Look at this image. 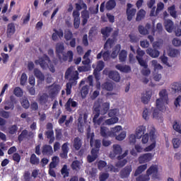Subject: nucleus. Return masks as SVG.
Instances as JSON below:
<instances>
[{"label": "nucleus", "instance_id": "nucleus-18", "mask_svg": "<svg viewBox=\"0 0 181 181\" xmlns=\"http://www.w3.org/2000/svg\"><path fill=\"white\" fill-rule=\"evenodd\" d=\"M108 70L105 69L103 71V74H108V76L113 80V81L118 82L121 80V76H119V74L117 71H111L110 73H107Z\"/></svg>", "mask_w": 181, "mask_h": 181}, {"label": "nucleus", "instance_id": "nucleus-25", "mask_svg": "<svg viewBox=\"0 0 181 181\" xmlns=\"http://www.w3.org/2000/svg\"><path fill=\"white\" fill-rule=\"evenodd\" d=\"M78 105V104L77 103V102L73 100V99H69L65 105L66 110V111L71 112V111H72L71 107H72V108H76V107H77Z\"/></svg>", "mask_w": 181, "mask_h": 181}, {"label": "nucleus", "instance_id": "nucleus-16", "mask_svg": "<svg viewBox=\"0 0 181 181\" xmlns=\"http://www.w3.org/2000/svg\"><path fill=\"white\" fill-rule=\"evenodd\" d=\"M122 153V147L119 144H114L112 146V151L110 153V158L114 159L117 155Z\"/></svg>", "mask_w": 181, "mask_h": 181}, {"label": "nucleus", "instance_id": "nucleus-4", "mask_svg": "<svg viewBox=\"0 0 181 181\" xmlns=\"http://www.w3.org/2000/svg\"><path fill=\"white\" fill-rule=\"evenodd\" d=\"M61 87L59 85H52L51 86H48L47 91L49 94L43 93L42 95H40L39 97V102L40 104H46L49 101V98L53 100L57 94H59V91H60Z\"/></svg>", "mask_w": 181, "mask_h": 181}, {"label": "nucleus", "instance_id": "nucleus-35", "mask_svg": "<svg viewBox=\"0 0 181 181\" xmlns=\"http://www.w3.org/2000/svg\"><path fill=\"white\" fill-rule=\"evenodd\" d=\"M158 173V167L156 165H151L147 170L146 173L150 177L151 175H156Z\"/></svg>", "mask_w": 181, "mask_h": 181}, {"label": "nucleus", "instance_id": "nucleus-41", "mask_svg": "<svg viewBox=\"0 0 181 181\" xmlns=\"http://www.w3.org/2000/svg\"><path fill=\"white\" fill-rule=\"evenodd\" d=\"M34 75L38 80H41V81H43L45 80V75L39 70L38 69H34Z\"/></svg>", "mask_w": 181, "mask_h": 181}, {"label": "nucleus", "instance_id": "nucleus-17", "mask_svg": "<svg viewBox=\"0 0 181 181\" xmlns=\"http://www.w3.org/2000/svg\"><path fill=\"white\" fill-rule=\"evenodd\" d=\"M72 17L74 19V28L75 29H78L80 28V11H74L72 13Z\"/></svg>", "mask_w": 181, "mask_h": 181}, {"label": "nucleus", "instance_id": "nucleus-34", "mask_svg": "<svg viewBox=\"0 0 181 181\" xmlns=\"http://www.w3.org/2000/svg\"><path fill=\"white\" fill-rule=\"evenodd\" d=\"M62 153H61V158H67V153H69V143H64L62 146Z\"/></svg>", "mask_w": 181, "mask_h": 181}, {"label": "nucleus", "instance_id": "nucleus-54", "mask_svg": "<svg viewBox=\"0 0 181 181\" xmlns=\"http://www.w3.org/2000/svg\"><path fill=\"white\" fill-rule=\"evenodd\" d=\"M180 144H181L180 139L175 138L173 139V145L175 149H177V148H180Z\"/></svg>", "mask_w": 181, "mask_h": 181}, {"label": "nucleus", "instance_id": "nucleus-48", "mask_svg": "<svg viewBox=\"0 0 181 181\" xmlns=\"http://www.w3.org/2000/svg\"><path fill=\"white\" fill-rule=\"evenodd\" d=\"M111 28L106 27L102 29L101 33L103 35L104 37H108L110 36V33H111Z\"/></svg>", "mask_w": 181, "mask_h": 181}, {"label": "nucleus", "instance_id": "nucleus-22", "mask_svg": "<svg viewBox=\"0 0 181 181\" xmlns=\"http://www.w3.org/2000/svg\"><path fill=\"white\" fill-rule=\"evenodd\" d=\"M146 53H147L148 56H150V57H152L153 59H156L157 57H159V55L160 54V52L155 48H148L146 50Z\"/></svg>", "mask_w": 181, "mask_h": 181}, {"label": "nucleus", "instance_id": "nucleus-27", "mask_svg": "<svg viewBox=\"0 0 181 181\" xmlns=\"http://www.w3.org/2000/svg\"><path fill=\"white\" fill-rule=\"evenodd\" d=\"M59 39H62V37H63V30H57L56 29H54V33H52V40L56 42L59 40Z\"/></svg>", "mask_w": 181, "mask_h": 181}, {"label": "nucleus", "instance_id": "nucleus-63", "mask_svg": "<svg viewBox=\"0 0 181 181\" xmlns=\"http://www.w3.org/2000/svg\"><path fill=\"white\" fill-rule=\"evenodd\" d=\"M181 95H178L174 100V105L177 108H180Z\"/></svg>", "mask_w": 181, "mask_h": 181}, {"label": "nucleus", "instance_id": "nucleus-12", "mask_svg": "<svg viewBox=\"0 0 181 181\" xmlns=\"http://www.w3.org/2000/svg\"><path fill=\"white\" fill-rule=\"evenodd\" d=\"M92 67L93 69H95L93 71V76H95V79L98 81V80H100V71L104 69V62L99 61L97 62L96 66L95 64H93Z\"/></svg>", "mask_w": 181, "mask_h": 181}, {"label": "nucleus", "instance_id": "nucleus-24", "mask_svg": "<svg viewBox=\"0 0 181 181\" xmlns=\"http://www.w3.org/2000/svg\"><path fill=\"white\" fill-rule=\"evenodd\" d=\"M151 97H152V91H146L141 96L142 103H144V104H148L151 100Z\"/></svg>", "mask_w": 181, "mask_h": 181}, {"label": "nucleus", "instance_id": "nucleus-2", "mask_svg": "<svg viewBox=\"0 0 181 181\" xmlns=\"http://www.w3.org/2000/svg\"><path fill=\"white\" fill-rule=\"evenodd\" d=\"M148 133H146L144 136H141L142 144H150L144 148V152H151L153 151L156 147V134H155L156 130L155 127L153 126L148 127Z\"/></svg>", "mask_w": 181, "mask_h": 181}, {"label": "nucleus", "instance_id": "nucleus-32", "mask_svg": "<svg viewBox=\"0 0 181 181\" xmlns=\"http://www.w3.org/2000/svg\"><path fill=\"white\" fill-rule=\"evenodd\" d=\"M146 169H148V164H143L139 165L134 173V176H138L145 172Z\"/></svg>", "mask_w": 181, "mask_h": 181}, {"label": "nucleus", "instance_id": "nucleus-42", "mask_svg": "<svg viewBox=\"0 0 181 181\" xmlns=\"http://www.w3.org/2000/svg\"><path fill=\"white\" fill-rule=\"evenodd\" d=\"M73 146L76 151L81 148V140L80 138L76 137L74 139Z\"/></svg>", "mask_w": 181, "mask_h": 181}, {"label": "nucleus", "instance_id": "nucleus-19", "mask_svg": "<svg viewBox=\"0 0 181 181\" xmlns=\"http://www.w3.org/2000/svg\"><path fill=\"white\" fill-rule=\"evenodd\" d=\"M135 13H136V9L132 8V4H128L127 8V20L132 21V18L135 16Z\"/></svg>", "mask_w": 181, "mask_h": 181}, {"label": "nucleus", "instance_id": "nucleus-59", "mask_svg": "<svg viewBox=\"0 0 181 181\" xmlns=\"http://www.w3.org/2000/svg\"><path fill=\"white\" fill-rule=\"evenodd\" d=\"M142 117L144 119H149V117H151L149 109L146 108L144 110Z\"/></svg>", "mask_w": 181, "mask_h": 181}, {"label": "nucleus", "instance_id": "nucleus-50", "mask_svg": "<svg viewBox=\"0 0 181 181\" xmlns=\"http://www.w3.org/2000/svg\"><path fill=\"white\" fill-rule=\"evenodd\" d=\"M40 160L36 156L35 154H32L30 156V163L32 165H39Z\"/></svg>", "mask_w": 181, "mask_h": 181}, {"label": "nucleus", "instance_id": "nucleus-10", "mask_svg": "<svg viewBox=\"0 0 181 181\" xmlns=\"http://www.w3.org/2000/svg\"><path fill=\"white\" fill-rule=\"evenodd\" d=\"M98 168L99 170H105V172H115L117 173L119 171L118 168H115L112 165H107V163L104 160H99L98 162Z\"/></svg>", "mask_w": 181, "mask_h": 181}, {"label": "nucleus", "instance_id": "nucleus-9", "mask_svg": "<svg viewBox=\"0 0 181 181\" xmlns=\"http://www.w3.org/2000/svg\"><path fill=\"white\" fill-rule=\"evenodd\" d=\"M55 53L61 62H66L67 60V57L64 56V43H57Z\"/></svg>", "mask_w": 181, "mask_h": 181}, {"label": "nucleus", "instance_id": "nucleus-46", "mask_svg": "<svg viewBox=\"0 0 181 181\" xmlns=\"http://www.w3.org/2000/svg\"><path fill=\"white\" fill-rule=\"evenodd\" d=\"M103 90H107V91H112L114 90V85L112 83L106 82L103 85Z\"/></svg>", "mask_w": 181, "mask_h": 181}, {"label": "nucleus", "instance_id": "nucleus-13", "mask_svg": "<svg viewBox=\"0 0 181 181\" xmlns=\"http://www.w3.org/2000/svg\"><path fill=\"white\" fill-rule=\"evenodd\" d=\"M136 59L138 60L140 66H141L143 69L141 70V74L143 76H149L151 74V69L148 68V64L144 59L139 58V57H136Z\"/></svg>", "mask_w": 181, "mask_h": 181}, {"label": "nucleus", "instance_id": "nucleus-1", "mask_svg": "<svg viewBox=\"0 0 181 181\" xmlns=\"http://www.w3.org/2000/svg\"><path fill=\"white\" fill-rule=\"evenodd\" d=\"M110 110V103L105 102L103 103V99L96 100L93 105L94 117L93 121L95 125H105V117L102 116L99 119L100 115H105Z\"/></svg>", "mask_w": 181, "mask_h": 181}, {"label": "nucleus", "instance_id": "nucleus-31", "mask_svg": "<svg viewBox=\"0 0 181 181\" xmlns=\"http://www.w3.org/2000/svg\"><path fill=\"white\" fill-rule=\"evenodd\" d=\"M164 26L168 33H172L173 30V21L170 20H165L164 22Z\"/></svg>", "mask_w": 181, "mask_h": 181}, {"label": "nucleus", "instance_id": "nucleus-52", "mask_svg": "<svg viewBox=\"0 0 181 181\" xmlns=\"http://www.w3.org/2000/svg\"><path fill=\"white\" fill-rule=\"evenodd\" d=\"M125 138H127V132L122 131L119 134L116 136L115 139H117V141H124Z\"/></svg>", "mask_w": 181, "mask_h": 181}, {"label": "nucleus", "instance_id": "nucleus-47", "mask_svg": "<svg viewBox=\"0 0 181 181\" xmlns=\"http://www.w3.org/2000/svg\"><path fill=\"white\" fill-rule=\"evenodd\" d=\"M127 53L126 50H122L119 54V62H125L127 60Z\"/></svg>", "mask_w": 181, "mask_h": 181}, {"label": "nucleus", "instance_id": "nucleus-11", "mask_svg": "<svg viewBox=\"0 0 181 181\" xmlns=\"http://www.w3.org/2000/svg\"><path fill=\"white\" fill-rule=\"evenodd\" d=\"M65 78H68L69 80H78V72L76 70V68L74 66L70 67L67 69L65 73Z\"/></svg>", "mask_w": 181, "mask_h": 181}, {"label": "nucleus", "instance_id": "nucleus-21", "mask_svg": "<svg viewBox=\"0 0 181 181\" xmlns=\"http://www.w3.org/2000/svg\"><path fill=\"white\" fill-rule=\"evenodd\" d=\"M170 88L174 94H176V93H181V82L172 83L170 86Z\"/></svg>", "mask_w": 181, "mask_h": 181}, {"label": "nucleus", "instance_id": "nucleus-56", "mask_svg": "<svg viewBox=\"0 0 181 181\" xmlns=\"http://www.w3.org/2000/svg\"><path fill=\"white\" fill-rule=\"evenodd\" d=\"M173 128L176 131V132L181 134V124L179 122H175Z\"/></svg>", "mask_w": 181, "mask_h": 181}, {"label": "nucleus", "instance_id": "nucleus-5", "mask_svg": "<svg viewBox=\"0 0 181 181\" xmlns=\"http://www.w3.org/2000/svg\"><path fill=\"white\" fill-rule=\"evenodd\" d=\"M159 98L156 101V107L160 111H166V105L169 104V94L168 93V90L166 89H162L160 90Z\"/></svg>", "mask_w": 181, "mask_h": 181}, {"label": "nucleus", "instance_id": "nucleus-53", "mask_svg": "<svg viewBox=\"0 0 181 181\" xmlns=\"http://www.w3.org/2000/svg\"><path fill=\"white\" fill-rule=\"evenodd\" d=\"M87 94H88V86H85L81 90V95L82 98H86V97H87Z\"/></svg>", "mask_w": 181, "mask_h": 181}, {"label": "nucleus", "instance_id": "nucleus-49", "mask_svg": "<svg viewBox=\"0 0 181 181\" xmlns=\"http://www.w3.org/2000/svg\"><path fill=\"white\" fill-rule=\"evenodd\" d=\"M108 115L110 117H117L119 115V110L118 109L110 110L108 112Z\"/></svg>", "mask_w": 181, "mask_h": 181}, {"label": "nucleus", "instance_id": "nucleus-29", "mask_svg": "<svg viewBox=\"0 0 181 181\" xmlns=\"http://www.w3.org/2000/svg\"><path fill=\"white\" fill-rule=\"evenodd\" d=\"M100 135L101 136H103V138H111V130L110 131V129L107 127H101Z\"/></svg>", "mask_w": 181, "mask_h": 181}, {"label": "nucleus", "instance_id": "nucleus-6", "mask_svg": "<svg viewBox=\"0 0 181 181\" xmlns=\"http://www.w3.org/2000/svg\"><path fill=\"white\" fill-rule=\"evenodd\" d=\"M35 64H40V67L43 69V70H46L49 69V70L52 73H54L56 69H54V65L50 61V59L47 55H44L42 57H40L38 59L35 61Z\"/></svg>", "mask_w": 181, "mask_h": 181}, {"label": "nucleus", "instance_id": "nucleus-51", "mask_svg": "<svg viewBox=\"0 0 181 181\" xmlns=\"http://www.w3.org/2000/svg\"><path fill=\"white\" fill-rule=\"evenodd\" d=\"M86 173H87V175H89V176H90L91 177H94V176L97 175V168H88L86 170Z\"/></svg>", "mask_w": 181, "mask_h": 181}, {"label": "nucleus", "instance_id": "nucleus-15", "mask_svg": "<svg viewBox=\"0 0 181 181\" xmlns=\"http://www.w3.org/2000/svg\"><path fill=\"white\" fill-rule=\"evenodd\" d=\"M153 159V154L151 153H146L144 154H141L139 158V163H148V162H151Z\"/></svg>", "mask_w": 181, "mask_h": 181}, {"label": "nucleus", "instance_id": "nucleus-58", "mask_svg": "<svg viewBox=\"0 0 181 181\" xmlns=\"http://www.w3.org/2000/svg\"><path fill=\"white\" fill-rule=\"evenodd\" d=\"M129 42H131V43H136V42H139V39L134 33L129 34Z\"/></svg>", "mask_w": 181, "mask_h": 181}, {"label": "nucleus", "instance_id": "nucleus-37", "mask_svg": "<svg viewBox=\"0 0 181 181\" xmlns=\"http://www.w3.org/2000/svg\"><path fill=\"white\" fill-rule=\"evenodd\" d=\"M15 33V24L10 23L7 26V36L8 37H11L12 35Z\"/></svg>", "mask_w": 181, "mask_h": 181}, {"label": "nucleus", "instance_id": "nucleus-23", "mask_svg": "<svg viewBox=\"0 0 181 181\" xmlns=\"http://www.w3.org/2000/svg\"><path fill=\"white\" fill-rule=\"evenodd\" d=\"M150 64L152 69H153L154 73H158V71L163 69V66H162V65H160V64H159L156 59H153L150 62Z\"/></svg>", "mask_w": 181, "mask_h": 181}, {"label": "nucleus", "instance_id": "nucleus-33", "mask_svg": "<svg viewBox=\"0 0 181 181\" xmlns=\"http://www.w3.org/2000/svg\"><path fill=\"white\" fill-rule=\"evenodd\" d=\"M42 153L44 155H52L53 154V148L49 145H45L42 147Z\"/></svg>", "mask_w": 181, "mask_h": 181}, {"label": "nucleus", "instance_id": "nucleus-38", "mask_svg": "<svg viewBox=\"0 0 181 181\" xmlns=\"http://www.w3.org/2000/svg\"><path fill=\"white\" fill-rule=\"evenodd\" d=\"M116 69L122 73H129L131 68L129 66H122L121 64L116 65Z\"/></svg>", "mask_w": 181, "mask_h": 181}, {"label": "nucleus", "instance_id": "nucleus-20", "mask_svg": "<svg viewBox=\"0 0 181 181\" xmlns=\"http://www.w3.org/2000/svg\"><path fill=\"white\" fill-rule=\"evenodd\" d=\"M146 132V127L145 126H139L136 129V136L137 139H141V137L145 135Z\"/></svg>", "mask_w": 181, "mask_h": 181}, {"label": "nucleus", "instance_id": "nucleus-30", "mask_svg": "<svg viewBox=\"0 0 181 181\" xmlns=\"http://www.w3.org/2000/svg\"><path fill=\"white\" fill-rule=\"evenodd\" d=\"M122 129V127L117 125L115 127L112 128L110 130V138H114V136L116 137L117 136V134H119L121 132V130Z\"/></svg>", "mask_w": 181, "mask_h": 181}, {"label": "nucleus", "instance_id": "nucleus-40", "mask_svg": "<svg viewBox=\"0 0 181 181\" xmlns=\"http://www.w3.org/2000/svg\"><path fill=\"white\" fill-rule=\"evenodd\" d=\"M45 135L48 139H49V144L54 142V133L53 130H48L46 132Z\"/></svg>", "mask_w": 181, "mask_h": 181}, {"label": "nucleus", "instance_id": "nucleus-14", "mask_svg": "<svg viewBox=\"0 0 181 181\" xmlns=\"http://www.w3.org/2000/svg\"><path fill=\"white\" fill-rule=\"evenodd\" d=\"M165 110H160L156 105V108H153L152 118L153 119H156V121H158L159 122H162L163 121V115L162 112Z\"/></svg>", "mask_w": 181, "mask_h": 181}, {"label": "nucleus", "instance_id": "nucleus-60", "mask_svg": "<svg viewBox=\"0 0 181 181\" xmlns=\"http://www.w3.org/2000/svg\"><path fill=\"white\" fill-rule=\"evenodd\" d=\"M139 32L140 33V35H148V33H149V31H148V29L145 28L144 26L142 25H139Z\"/></svg>", "mask_w": 181, "mask_h": 181}, {"label": "nucleus", "instance_id": "nucleus-64", "mask_svg": "<svg viewBox=\"0 0 181 181\" xmlns=\"http://www.w3.org/2000/svg\"><path fill=\"white\" fill-rule=\"evenodd\" d=\"M168 12L173 18H177L176 10H175V6H172L168 8Z\"/></svg>", "mask_w": 181, "mask_h": 181}, {"label": "nucleus", "instance_id": "nucleus-36", "mask_svg": "<svg viewBox=\"0 0 181 181\" xmlns=\"http://www.w3.org/2000/svg\"><path fill=\"white\" fill-rule=\"evenodd\" d=\"M119 119L118 117H110V119H105L104 124L105 125H114L115 124H117Z\"/></svg>", "mask_w": 181, "mask_h": 181}, {"label": "nucleus", "instance_id": "nucleus-43", "mask_svg": "<svg viewBox=\"0 0 181 181\" xmlns=\"http://www.w3.org/2000/svg\"><path fill=\"white\" fill-rule=\"evenodd\" d=\"M145 15H146V12L144 9H141L136 14V22H139V21H142V19L145 18Z\"/></svg>", "mask_w": 181, "mask_h": 181}, {"label": "nucleus", "instance_id": "nucleus-3", "mask_svg": "<svg viewBox=\"0 0 181 181\" xmlns=\"http://www.w3.org/2000/svg\"><path fill=\"white\" fill-rule=\"evenodd\" d=\"M88 138L90 139V146H92L91 155L87 157L88 162L91 163L98 158V151L101 146V141L100 140H93L94 138V133H90V127L88 128Z\"/></svg>", "mask_w": 181, "mask_h": 181}, {"label": "nucleus", "instance_id": "nucleus-28", "mask_svg": "<svg viewBox=\"0 0 181 181\" xmlns=\"http://www.w3.org/2000/svg\"><path fill=\"white\" fill-rule=\"evenodd\" d=\"M33 136H35V133L33 132L28 133V131L23 130L20 134V136H18V140L21 141L23 140V138H33Z\"/></svg>", "mask_w": 181, "mask_h": 181}, {"label": "nucleus", "instance_id": "nucleus-61", "mask_svg": "<svg viewBox=\"0 0 181 181\" xmlns=\"http://www.w3.org/2000/svg\"><path fill=\"white\" fill-rule=\"evenodd\" d=\"M21 105L23 107V108H28L30 107V104L26 98H23L21 99Z\"/></svg>", "mask_w": 181, "mask_h": 181}, {"label": "nucleus", "instance_id": "nucleus-39", "mask_svg": "<svg viewBox=\"0 0 181 181\" xmlns=\"http://www.w3.org/2000/svg\"><path fill=\"white\" fill-rule=\"evenodd\" d=\"M119 50H121V45H117L111 54L112 59H115L117 56H118V53H119Z\"/></svg>", "mask_w": 181, "mask_h": 181}, {"label": "nucleus", "instance_id": "nucleus-26", "mask_svg": "<svg viewBox=\"0 0 181 181\" xmlns=\"http://www.w3.org/2000/svg\"><path fill=\"white\" fill-rule=\"evenodd\" d=\"M132 172V166L128 165L125 167L120 173V175L122 177H128L129 175H131V173Z\"/></svg>", "mask_w": 181, "mask_h": 181}, {"label": "nucleus", "instance_id": "nucleus-62", "mask_svg": "<svg viewBox=\"0 0 181 181\" xmlns=\"http://www.w3.org/2000/svg\"><path fill=\"white\" fill-rule=\"evenodd\" d=\"M62 175L64 177H68L69 176V170L67 169V165H64L61 170Z\"/></svg>", "mask_w": 181, "mask_h": 181}, {"label": "nucleus", "instance_id": "nucleus-45", "mask_svg": "<svg viewBox=\"0 0 181 181\" xmlns=\"http://www.w3.org/2000/svg\"><path fill=\"white\" fill-rule=\"evenodd\" d=\"M151 177L148 176L147 174H142L136 177V181H150Z\"/></svg>", "mask_w": 181, "mask_h": 181}, {"label": "nucleus", "instance_id": "nucleus-8", "mask_svg": "<svg viewBox=\"0 0 181 181\" xmlns=\"http://www.w3.org/2000/svg\"><path fill=\"white\" fill-rule=\"evenodd\" d=\"M112 45H114V40H107L105 44L104 49L98 54L97 59H100L103 57L105 61L110 60V51H108V49H111Z\"/></svg>", "mask_w": 181, "mask_h": 181}, {"label": "nucleus", "instance_id": "nucleus-44", "mask_svg": "<svg viewBox=\"0 0 181 181\" xmlns=\"http://www.w3.org/2000/svg\"><path fill=\"white\" fill-rule=\"evenodd\" d=\"M116 5L117 4L115 0H110L106 3V9H107V11H111L115 8Z\"/></svg>", "mask_w": 181, "mask_h": 181}, {"label": "nucleus", "instance_id": "nucleus-55", "mask_svg": "<svg viewBox=\"0 0 181 181\" xmlns=\"http://www.w3.org/2000/svg\"><path fill=\"white\" fill-rule=\"evenodd\" d=\"M78 70L80 73L83 71H90V70H91V66L86 64L82 66H78Z\"/></svg>", "mask_w": 181, "mask_h": 181}, {"label": "nucleus", "instance_id": "nucleus-7", "mask_svg": "<svg viewBox=\"0 0 181 181\" xmlns=\"http://www.w3.org/2000/svg\"><path fill=\"white\" fill-rule=\"evenodd\" d=\"M76 10L81 11V9H84L81 13L82 18V25L83 26H86L87 25V22H88V19H90V13L87 11V5L84 3H79L76 4Z\"/></svg>", "mask_w": 181, "mask_h": 181}, {"label": "nucleus", "instance_id": "nucleus-57", "mask_svg": "<svg viewBox=\"0 0 181 181\" xmlns=\"http://www.w3.org/2000/svg\"><path fill=\"white\" fill-rule=\"evenodd\" d=\"M81 165V163L78 160H75L71 164V168L74 170H80V166Z\"/></svg>", "mask_w": 181, "mask_h": 181}]
</instances>
